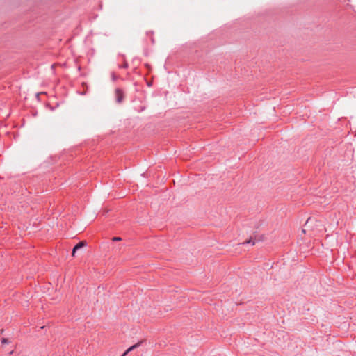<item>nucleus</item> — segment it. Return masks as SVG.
<instances>
[{"instance_id":"nucleus-1","label":"nucleus","mask_w":356,"mask_h":356,"mask_svg":"<svg viewBox=\"0 0 356 356\" xmlns=\"http://www.w3.org/2000/svg\"><path fill=\"white\" fill-rule=\"evenodd\" d=\"M116 100L118 103H120L123 100L124 95L123 92L120 90L117 89L115 90Z\"/></svg>"},{"instance_id":"nucleus-2","label":"nucleus","mask_w":356,"mask_h":356,"mask_svg":"<svg viewBox=\"0 0 356 356\" xmlns=\"http://www.w3.org/2000/svg\"><path fill=\"white\" fill-rule=\"evenodd\" d=\"M83 246V242H80L78 244H76L74 248H73V250H72V256H74L75 254V252L79 250V248H81V247Z\"/></svg>"},{"instance_id":"nucleus-3","label":"nucleus","mask_w":356,"mask_h":356,"mask_svg":"<svg viewBox=\"0 0 356 356\" xmlns=\"http://www.w3.org/2000/svg\"><path fill=\"white\" fill-rule=\"evenodd\" d=\"M137 346V345H134L132 346H131L130 348H129L127 351L123 354L122 356H124L127 354V353H129V351L132 350L134 348H135Z\"/></svg>"},{"instance_id":"nucleus-4","label":"nucleus","mask_w":356,"mask_h":356,"mask_svg":"<svg viewBox=\"0 0 356 356\" xmlns=\"http://www.w3.org/2000/svg\"><path fill=\"white\" fill-rule=\"evenodd\" d=\"M9 343V341L8 339H6V338H3L1 339V343L2 344H5V343Z\"/></svg>"},{"instance_id":"nucleus-5","label":"nucleus","mask_w":356,"mask_h":356,"mask_svg":"<svg viewBox=\"0 0 356 356\" xmlns=\"http://www.w3.org/2000/svg\"><path fill=\"white\" fill-rule=\"evenodd\" d=\"M113 241H121V238H120V237H114L113 238Z\"/></svg>"}]
</instances>
